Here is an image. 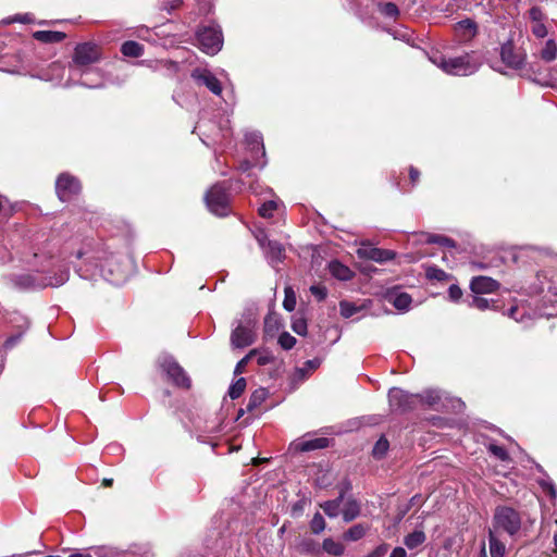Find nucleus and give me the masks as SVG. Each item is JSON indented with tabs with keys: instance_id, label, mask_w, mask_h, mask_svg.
Here are the masks:
<instances>
[{
	"instance_id": "8fccbe9b",
	"label": "nucleus",
	"mask_w": 557,
	"mask_h": 557,
	"mask_svg": "<svg viewBox=\"0 0 557 557\" xmlns=\"http://www.w3.org/2000/svg\"><path fill=\"white\" fill-rule=\"evenodd\" d=\"M247 140L251 145H256L258 147L260 146V149L262 150V154L263 156L265 154L264 147H263V144H262V137H261L260 134L251 133V134L247 135Z\"/></svg>"
},
{
	"instance_id": "774afa93",
	"label": "nucleus",
	"mask_w": 557,
	"mask_h": 557,
	"mask_svg": "<svg viewBox=\"0 0 557 557\" xmlns=\"http://www.w3.org/2000/svg\"><path fill=\"white\" fill-rule=\"evenodd\" d=\"M270 321H271V318H267V319H265V327H268V326H269Z\"/></svg>"
},
{
	"instance_id": "9d476101",
	"label": "nucleus",
	"mask_w": 557,
	"mask_h": 557,
	"mask_svg": "<svg viewBox=\"0 0 557 557\" xmlns=\"http://www.w3.org/2000/svg\"><path fill=\"white\" fill-rule=\"evenodd\" d=\"M256 337L253 325L250 322L239 323L231 333V346L234 349L248 347L256 342Z\"/></svg>"
},
{
	"instance_id": "7ed1b4c3",
	"label": "nucleus",
	"mask_w": 557,
	"mask_h": 557,
	"mask_svg": "<svg viewBox=\"0 0 557 557\" xmlns=\"http://www.w3.org/2000/svg\"><path fill=\"white\" fill-rule=\"evenodd\" d=\"M161 371L166 375L175 386L188 389L191 381L185 370L170 355H161L157 361Z\"/></svg>"
},
{
	"instance_id": "c85d7f7f",
	"label": "nucleus",
	"mask_w": 557,
	"mask_h": 557,
	"mask_svg": "<svg viewBox=\"0 0 557 557\" xmlns=\"http://www.w3.org/2000/svg\"><path fill=\"white\" fill-rule=\"evenodd\" d=\"M425 242L428 244H437V245L448 247V248L456 247V243L454 239L443 236V235H437V234H426Z\"/></svg>"
},
{
	"instance_id": "0e129e2a",
	"label": "nucleus",
	"mask_w": 557,
	"mask_h": 557,
	"mask_svg": "<svg viewBox=\"0 0 557 557\" xmlns=\"http://www.w3.org/2000/svg\"><path fill=\"white\" fill-rule=\"evenodd\" d=\"M102 484L109 487L113 484V479H103Z\"/></svg>"
},
{
	"instance_id": "72a5a7b5",
	"label": "nucleus",
	"mask_w": 557,
	"mask_h": 557,
	"mask_svg": "<svg viewBox=\"0 0 557 557\" xmlns=\"http://www.w3.org/2000/svg\"><path fill=\"white\" fill-rule=\"evenodd\" d=\"M27 329H28V321L26 319H23V325L20 326V331L16 334L8 337V339L4 343V347L12 348L20 341V338L23 336V334L25 333V331Z\"/></svg>"
},
{
	"instance_id": "1a4fd4ad",
	"label": "nucleus",
	"mask_w": 557,
	"mask_h": 557,
	"mask_svg": "<svg viewBox=\"0 0 557 557\" xmlns=\"http://www.w3.org/2000/svg\"><path fill=\"white\" fill-rule=\"evenodd\" d=\"M525 53L522 49L515 47L511 40L505 42L500 47L502 62L513 70H520L525 63Z\"/></svg>"
},
{
	"instance_id": "39448f33",
	"label": "nucleus",
	"mask_w": 557,
	"mask_h": 557,
	"mask_svg": "<svg viewBox=\"0 0 557 557\" xmlns=\"http://www.w3.org/2000/svg\"><path fill=\"white\" fill-rule=\"evenodd\" d=\"M206 202L212 213L219 216L228 214L230 197L226 187L223 185L216 184L212 186L206 195Z\"/></svg>"
},
{
	"instance_id": "473e14b6",
	"label": "nucleus",
	"mask_w": 557,
	"mask_h": 557,
	"mask_svg": "<svg viewBox=\"0 0 557 557\" xmlns=\"http://www.w3.org/2000/svg\"><path fill=\"white\" fill-rule=\"evenodd\" d=\"M388 441L384 436L380 437L372 449L373 457L377 459L384 457L388 450Z\"/></svg>"
},
{
	"instance_id": "5fc2aeb1",
	"label": "nucleus",
	"mask_w": 557,
	"mask_h": 557,
	"mask_svg": "<svg viewBox=\"0 0 557 557\" xmlns=\"http://www.w3.org/2000/svg\"><path fill=\"white\" fill-rule=\"evenodd\" d=\"M386 550H387V546H380L368 557H381L386 553Z\"/></svg>"
},
{
	"instance_id": "6e6552de",
	"label": "nucleus",
	"mask_w": 557,
	"mask_h": 557,
	"mask_svg": "<svg viewBox=\"0 0 557 557\" xmlns=\"http://www.w3.org/2000/svg\"><path fill=\"white\" fill-rule=\"evenodd\" d=\"M101 59V49L94 42H83L75 47L73 61L79 66L89 65Z\"/></svg>"
},
{
	"instance_id": "9b49d317",
	"label": "nucleus",
	"mask_w": 557,
	"mask_h": 557,
	"mask_svg": "<svg viewBox=\"0 0 557 557\" xmlns=\"http://www.w3.org/2000/svg\"><path fill=\"white\" fill-rule=\"evenodd\" d=\"M191 77L199 84L205 85L212 94L220 96L222 86L220 81L208 70L195 69Z\"/></svg>"
},
{
	"instance_id": "4d7b16f0",
	"label": "nucleus",
	"mask_w": 557,
	"mask_h": 557,
	"mask_svg": "<svg viewBox=\"0 0 557 557\" xmlns=\"http://www.w3.org/2000/svg\"><path fill=\"white\" fill-rule=\"evenodd\" d=\"M306 366L309 369L314 370V369H317L320 366V361L318 359L308 360L306 362Z\"/></svg>"
},
{
	"instance_id": "37998d69",
	"label": "nucleus",
	"mask_w": 557,
	"mask_h": 557,
	"mask_svg": "<svg viewBox=\"0 0 557 557\" xmlns=\"http://www.w3.org/2000/svg\"><path fill=\"white\" fill-rule=\"evenodd\" d=\"M488 450H490V453H492L495 457H497L502 461H506L509 459V455H508L507 450L502 446L491 444V445H488Z\"/></svg>"
},
{
	"instance_id": "052dcab7",
	"label": "nucleus",
	"mask_w": 557,
	"mask_h": 557,
	"mask_svg": "<svg viewBox=\"0 0 557 557\" xmlns=\"http://www.w3.org/2000/svg\"><path fill=\"white\" fill-rule=\"evenodd\" d=\"M518 311V308L517 307H511L509 309V312H508V315L515 320H518V318L516 317V313Z\"/></svg>"
},
{
	"instance_id": "2f4dec72",
	"label": "nucleus",
	"mask_w": 557,
	"mask_h": 557,
	"mask_svg": "<svg viewBox=\"0 0 557 557\" xmlns=\"http://www.w3.org/2000/svg\"><path fill=\"white\" fill-rule=\"evenodd\" d=\"M246 388V380L244 377H239L228 388V395L232 399L238 398Z\"/></svg>"
},
{
	"instance_id": "bb28decb",
	"label": "nucleus",
	"mask_w": 557,
	"mask_h": 557,
	"mask_svg": "<svg viewBox=\"0 0 557 557\" xmlns=\"http://www.w3.org/2000/svg\"><path fill=\"white\" fill-rule=\"evenodd\" d=\"M557 58V45L553 39L545 42L544 48L541 51V59L545 62H552Z\"/></svg>"
},
{
	"instance_id": "bf43d9fd",
	"label": "nucleus",
	"mask_w": 557,
	"mask_h": 557,
	"mask_svg": "<svg viewBox=\"0 0 557 557\" xmlns=\"http://www.w3.org/2000/svg\"><path fill=\"white\" fill-rule=\"evenodd\" d=\"M67 280V274L63 273L55 284L49 283L50 285H61Z\"/></svg>"
},
{
	"instance_id": "e433bc0d",
	"label": "nucleus",
	"mask_w": 557,
	"mask_h": 557,
	"mask_svg": "<svg viewBox=\"0 0 557 557\" xmlns=\"http://www.w3.org/2000/svg\"><path fill=\"white\" fill-rule=\"evenodd\" d=\"M278 344L280 346L285 349V350H289L292 349L295 344H296V338L294 336H292L289 333L287 332H283L280 336H278Z\"/></svg>"
},
{
	"instance_id": "f8f14e48",
	"label": "nucleus",
	"mask_w": 557,
	"mask_h": 557,
	"mask_svg": "<svg viewBox=\"0 0 557 557\" xmlns=\"http://www.w3.org/2000/svg\"><path fill=\"white\" fill-rule=\"evenodd\" d=\"M357 253L360 258L369 259L379 263H384L386 261L393 260L396 256V253L393 250L381 249L371 246L359 248L357 250Z\"/></svg>"
},
{
	"instance_id": "603ef678",
	"label": "nucleus",
	"mask_w": 557,
	"mask_h": 557,
	"mask_svg": "<svg viewBox=\"0 0 557 557\" xmlns=\"http://www.w3.org/2000/svg\"><path fill=\"white\" fill-rule=\"evenodd\" d=\"M448 295H449V298L454 301H457L461 298L462 296V290L460 289L459 286L457 285H451L449 288H448Z\"/></svg>"
},
{
	"instance_id": "f03ea898",
	"label": "nucleus",
	"mask_w": 557,
	"mask_h": 557,
	"mask_svg": "<svg viewBox=\"0 0 557 557\" xmlns=\"http://www.w3.org/2000/svg\"><path fill=\"white\" fill-rule=\"evenodd\" d=\"M432 62L450 75H471L479 67V64L474 62L469 54L450 59L434 57L432 58Z\"/></svg>"
},
{
	"instance_id": "f3484780",
	"label": "nucleus",
	"mask_w": 557,
	"mask_h": 557,
	"mask_svg": "<svg viewBox=\"0 0 557 557\" xmlns=\"http://www.w3.org/2000/svg\"><path fill=\"white\" fill-rule=\"evenodd\" d=\"M65 34L54 30H37L34 33V38L41 42H60L65 38Z\"/></svg>"
},
{
	"instance_id": "423d86ee",
	"label": "nucleus",
	"mask_w": 557,
	"mask_h": 557,
	"mask_svg": "<svg viewBox=\"0 0 557 557\" xmlns=\"http://www.w3.org/2000/svg\"><path fill=\"white\" fill-rule=\"evenodd\" d=\"M389 408L394 412H407L414 409L419 403L418 394H409L400 388H392L388 393Z\"/></svg>"
},
{
	"instance_id": "e2e57ef3",
	"label": "nucleus",
	"mask_w": 557,
	"mask_h": 557,
	"mask_svg": "<svg viewBox=\"0 0 557 557\" xmlns=\"http://www.w3.org/2000/svg\"><path fill=\"white\" fill-rule=\"evenodd\" d=\"M69 557H91V555L87 554V553H74V554L70 555Z\"/></svg>"
},
{
	"instance_id": "338daca9",
	"label": "nucleus",
	"mask_w": 557,
	"mask_h": 557,
	"mask_svg": "<svg viewBox=\"0 0 557 557\" xmlns=\"http://www.w3.org/2000/svg\"><path fill=\"white\" fill-rule=\"evenodd\" d=\"M555 549L557 552V533L554 535Z\"/></svg>"
},
{
	"instance_id": "5701e85b",
	"label": "nucleus",
	"mask_w": 557,
	"mask_h": 557,
	"mask_svg": "<svg viewBox=\"0 0 557 557\" xmlns=\"http://www.w3.org/2000/svg\"><path fill=\"white\" fill-rule=\"evenodd\" d=\"M419 395V403L418 405H426L431 408H436L438 403L441 401V395L436 391H425L422 394Z\"/></svg>"
},
{
	"instance_id": "c756f323",
	"label": "nucleus",
	"mask_w": 557,
	"mask_h": 557,
	"mask_svg": "<svg viewBox=\"0 0 557 557\" xmlns=\"http://www.w3.org/2000/svg\"><path fill=\"white\" fill-rule=\"evenodd\" d=\"M265 397H267L265 389L260 388V389L255 391L250 395V398H249V401L247 405V410L252 411L255 408L260 406L265 400Z\"/></svg>"
},
{
	"instance_id": "79ce46f5",
	"label": "nucleus",
	"mask_w": 557,
	"mask_h": 557,
	"mask_svg": "<svg viewBox=\"0 0 557 557\" xmlns=\"http://www.w3.org/2000/svg\"><path fill=\"white\" fill-rule=\"evenodd\" d=\"M292 329L295 333L298 335H306L307 334V322L304 318H296L293 320Z\"/></svg>"
},
{
	"instance_id": "b1692460",
	"label": "nucleus",
	"mask_w": 557,
	"mask_h": 557,
	"mask_svg": "<svg viewBox=\"0 0 557 557\" xmlns=\"http://www.w3.org/2000/svg\"><path fill=\"white\" fill-rule=\"evenodd\" d=\"M121 52L125 57L137 58L143 54L144 47L140 44H138L137 41L128 40L122 45Z\"/></svg>"
},
{
	"instance_id": "393cba45",
	"label": "nucleus",
	"mask_w": 557,
	"mask_h": 557,
	"mask_svg": "<svg viewBox=\"0 0 557 557\" xmlns=\"http://www.w3.org/2000/svg\"><path fill=\"white\" fill-rule=\"evenodd\" d=\"M368 528L361 523L355 524L349 528L343 535L346 541H358L362 539L367 532Z\"/></svg>"
},
{
	"instance_id": "a878e982",
	"label": "nucleus",
	"mask_w": 557,
	"mask_h": 557,
	"mask_svg": "<svg viewBox=\"0 0 557 557\" xmlns=\"http://www.w3.org/2000/svg\"><path fill=\"white\" fill-rule=\"evenodd\" d=\"M343 518L346 522H349L358 517L360 513V506L356 500H349L346 503L343 511Z\"/></svg>"
},
{
	"instance_id": "de8ad7c7",
	"label": "nucleus",
	"mask_w": 557,
	"mask_h": 557,
	"mask_svg": "<svg viewBox=\"0 0 557 557\" xmlns=\"http://www.w3.org/2000/svg\"><path fill=\"white\" fill-rule=\"evenodd\" d=\"M470 306L480 310H486L490 307V301L484 297L474 296L472 298Z\"/></svg>"
},
{
	"instance_id": "3c124183",
	"label": "nucleus",
	"mask_w": 557,
	"mask_h": 557,
	"mask_svg": "<svg viewBox=\"0 0 557 557\" xmlns=\"http://www.w3.org/2000/svg\"><path fill=\"white\" fill-rule=\"evenodd\" d=\"M310 292L319 300H323L326 297V295H327L326 288L324 286H320V285H312L310 287Z\"/></svg>"
},
{
	"instance_id": "69168bd1",
	"label": "nucleus",
	"mask_w": 557,
	"mask_h": 557,
	"mask_svg": "<svg viewBox=\"0 0 557 557\" xmlns=\"http://www.w3.org/2000/svg\"><path fill=\"white\" fill-rule=\"evenodd\" d=\"M481 557H487L486 556L485 546H483L482 549H481Z\"/></svg>"
},
{
	"instance_id": "a19ab883",
	"label": "nucleus",
	"mask_w": 557,
	"mask_h": 557,
	"mask_svg": "<svg viewBox=\"0 0 557 557\" xmlns=\"http://www.w3.org/2000/svg\"><path fill=\"white\" fill-rule=\"evenodd\" d=\"M341 314L344 318H350L357 312V307L348 301H341L339 304Z\"/></svg>"
},
{
	"instance_id": "f704fd0d",
	"label": "nucleus",
	"mask_w": 557,
	"mask_h": 557,
	"mask_svg": "<svg viewBox=\"0 0 557 557\" xmlns=\"http://www.w3.org/2000/svg\"><path fill=\"white\" fill-rule=\"evenodd\" d=\"M283 307L287 311H293L296 307V295L292 287H285Z\"/></svg>"
},
{
	"instance_id": "680f3d73",
	"label": "nucleus",
	"mask_w": 557,
	"mask_h": 557,
	"mask_svg": "<svg viewBox=\"0 0 557 557\" xmlns=\"http://www.w3.org/2000/svg\"><path fill=\"white\" fill-rule=\"evenodd\" d=\"M250 166H251L250 162H248V161H244V162L240 164V166H239V168H240V170H242V171H247V170H249V169H250Z\"/></svg>"
},
{
	"instance_id": "13d9d810",
	"label": "nucleus",
	"mask_w": 557,
	"mask_h": 557,
	"mask_svg": "<svg viewBox=\"0 0 557 557\" xmlns=\"http://www.w3.org/2000/svg\"><path fill=\"white\" fill-rule=\"evenodd\" d=\"M270 360L271 359L268 356H259L258 363L260 366H265V364H268L270 362Z\"/></svg>"
},
{
	"instance_id": "412c9836",
	"label": "nucleus",
	"mask_w": 557,
	"mask_h": 557,
	"mask_svg": "<svg viewBox=\"0 0 557 557\" xmlns=\"http://www.w3.org/2000/svg\"><path fill=\"white\" fill-rule=\"evenodd\" d=\"M344 550L345 546L341 542H336L331 537L325 539L321 546V553L325 552L332 556H342Z\"/></svg>"
},
{
	"instance_id": "ea45409f",
	"label": "nucleus",
	"mask_w": 557,
	"mask_h": 557,
	"mask_svg": "<svg viewBox=\"0 0 557 557\" xmlns=\"http://www.w3.org/2000/svg\"><path fill=\"white\" fill-rule=\"evenodd\" d=\"M529 17L531 23L545 22L547 20L546 14L539 7H532L529 10Z\"/></svg>"
},
{
	"instance_id": "2eb2a0df",
	"label": "nucleus",
	"mask_w": 557,
	"mask_h": 557,
	"mask_svg": "<svg viewBox=\"0 0 557 557\" xmlns=\"http://www.w3.org/2000/svg\"><path fill=\"white\" fill-rule=\"evenodd\" d=\"M295 549L302 555H321V545L311 536L299 537L295 543Z\"/></svg>"
},
{
	"instance_id": "7c9ffc66",
	"label": "nucleus",
	"mask_w": 557,
	"mask_h": 557,
	"mask_svg": "<svg viewBox=\"0 0 557 557\" xmlns=\"http://www.w3.org/2000/svg\"><path fill=\"white\" fill-rule=\"evenodd\" d=\"M411 296L407 293L397 294L393 299V305L398 310H408L411 305Z\"/></svg>"
},
{
	"instance_id": "c03bdc74",
	"label": "nucleus",
	"mask_w": 557,
	"mask_h": 557,
	"mask_svg": "<svg viewBox=\"0 0 557 557\" xmlns=\"http://www.w3.org/2000/svg\"><path fill=\"white\" fill-rule=\"evenodd\" d=\"M257 349L250 350L242 360H239L235 367L234 373L240 374L244 372L245 367L249 362V360L257 354Z\"/></svg>"
},
{
	"instance_id": "f257e3e1",
	"label": "nucleus",
	"mask_w": 557,
	"mask_h": 557,
	"mask_svg": "<svg viewBox=\"0 0 557 557\" xmlns=\"http://www.w3.org/2000/svg\"><path fill=\"white\" fill-rule=\"evenodd\" d=\"M522 525V518L519 511L508 506H498L493 516V528L490 531L495 533L505 532L510 536L519 533Z\"/></svg>"
},
{
	"instance_id": "0eeeda50",
	"label": "nucleus",
	"mask_w": 557,
	"mask_h": 557,
	"mask_svg": "<svg viewBox=\"0 0 557 557\" xmlns=\"http://www.w3.org/2000/svg\"><path fill=\"white\" fill-rule=\"evenodd\" d=\"M82 189L79 181L69 173H62L55 182V191L61 201H69L79 194Z\"/></svg>"
},
{
	"instance_id": "58836bf2",
	"label": "nucleus",
	"mask_w": 557,
	"mask_h": 557,
	"mask_svg": "<svg viewBox=\"0 0 557 557\" xmlns=\"http://www.w3.org/2000/svg\"><path fill=\"white\" fill-rule=\"evenodd\" d=\"M276 208H277V205L275 201H273V200L267 201L259 208V214L262 218H271L273 215V212L276 210Z\"/></svg>"
},
{
	"instance_id": "6e6d98bb",
	"label": "nucleus",
	"mask_w": 557,
	"mask_h": 557,
	"mask_svg": "<svg viewBox=\"0 0 557 557\" xmlns=\"http://www.w3.org/2000/svg\"><path fill=\"white\" fill-rule=\"evenodd\" d=\"M409 176L412 183H417L420 176V172L411 166L409 170Z\"/></svg>"
},
{
	"instance_id": "c9c22d12",
	"label": "nucleus",
	"mask_w": 557,
	"mask_h": 557,
	"mask_svg": "<svg viewBox=\"0 0 557 557\" xmlns=\"http://www.w3.org/2000/svg\"><path fill=\"white\" fill-rule=\"evenodd\" d=\"M310 528L314 534H320L325 529V521L321 513L317 512L313 516Z\"/></svg>"
},
{
	"instance_id": "aec40b11",
	"label": "nucleus",
	"mask_w": 557,
	"mask_h": 557,
	"mask_svg": "<svg viewBox=\"0 0 557 557\" xmlns=\"http://www.w3.org/2000/svg\"><path fill=\"white\" fill-rule=\"evenodd\" d=\"M425 540H426V535L423 531L414 530L413 532H411L405 536L404 544L409 549H414V548L419 547L420 545H422L425 542Z\"/></svg>"
},
{
	"instance_id": "cd10ccee",
	"label": "nucleus",
	"mask_w": 557,
	"mask_h": 557,
	"mask_svg": "<svg viewBox=\"0 0 557 557\" xmlns=\"http://www.w3.org/2000/svg\"><path fill=\"white\" fill-rule=\"evenodd\" d=\"M342 499H343V496L341 495L338 498H336L334 500H327L323 505H321L325 515H327L331 518L337 517L339 513Z\"/></svg>"
},
{
	"instance_id": "20e7f679",
	"label": "nucleus",
	"mask_w": 557,
	"mask_h": 557,
	"mask_svg": "<svg viewBox=\"0 0 557 557\" xmlns=\"http://www.w3.org/2000/svg\"><path fill=\"white\" fill-rule=\"evenodd\" d=\"M199 48L209 55L216 54L223 46L222 33L213 26H206L197 33Z\"/></svg>"
},
{
	"instance_id": "864d4df0",
	"label": "nucleus",
	"mask_w": 557,
	"mask_h": 557,
	"mask_svg": "<svg viewBox=\"0 0 557 557\" xmlns=\"http://www.w3.org/2000/svg\"><path fill=\"white\" fill-rule=\"evenodd\" d=\"M389 557H407V552L403 547H395Z\"/></svg>"
},
{
	"instance_id": "09e8293b",
	"label": "nucleus",
	"mask_w": 557,
	"mask_h": 557,
	"mask_svg": "<svg viewBox=\"0 0 557 557\" xmlns=\"http://www.w3.org/2000/svg\"><path fill=\"white\" fill-rule=\"evenodd\" d=\"M183 3V0H169V1H163L160 5V9L161 10H164L166 12H172L173 10H176L177 8L181 7V4Z\"/></svg>"
},
{
	"instance_id": "a18cd8bd",
	"label": "nucleus",
	"mask_w": 557,
	"mask_h": 557,
	"mask_svg": "<svg viewBox=\"0 0 557 557\" xmlns=\"http://www.w3.org/2000/svg\"><path fill=\"white\" fill-rule=\"evenodd\" d=\"M381 12L387 17H396L399 14L397 5L393 2L382 4Z\"/></svg>"
},
{
	"instance_id": "ddd939ff",
	"label": "nucleus",
	"mask_w": 557,
	"mask_h": 557,
	"mask_svg": "<svg viewBox=\"0 0 557 557\" xmlns=\"http://www.w3.org/2000/svg\"><path fill=\"white\" fill-rule=\"evenodd\" d=\"M498 287L499 283L488 276L473 277L470 283L471 290L476 295L493 293L497 290Z\"/></svg>"
},
{
	"instance_id": "4468645a",
	"label": "nucleus",
	"mask_w": 557,
	"mask_h": 557,
	"mask_svg": "<svg viewBox=\"0 0 557 557\" xmlns=\"http://www.w3.org/2000/svg\"><path fill=\"white\" fill-rule=\"evenodd\" d=\"M257 239L272 263L283 259L284 248L278 242L267 240L265 237H258Z\"/></svg>"
},
{
	"instance_id": "4be33fe9",
	"label": "nucleus",
	"mask_w": 557,
	"mask_h": 557,
	"mask_svg": "<svg viewBox=\"0 0 557 557\" xmlns=\"http://www.w3.org/2000/svg\"><path fill=\"white\" fill-rule=\"evenodd\" d=\"M329 446V438L318 437L313 440L304 441L298 444V448L301 451H310L314 449H321Z\"/></svg>"
},
{
	"instance_id": "4c0bfd02",
	"label": "nucleus",
	"mask_w": 557,
	"mask_h": 557,
	"mask_svg": "<svg viewBox=\"0 0 557 557\" xmlns=\"http://www.w3.org/2000/svg\"><path fill=\"white\" fill-rule=\"evenodd\" d=\"M426 277L430 280L445 281L448 277V274L436 267H429L426 269Z\"/></svg>"
},
{
	"instance_id": "6ab92c4d",
	"label": "nucleus",
	"mask_w": 557,
	"mask_h": 557,
	"mask_svg": "<svg viewBox=\"0 0 557 557\" xmlns=\"http://www.w3.org/2000/svg\"><path fill=\"white\" fill-rule=\"evenodd\" d=\"M488 544L491 557H504L505 544L497 539V533L494 531L488 532Z\"/></svg>"
},
{
	"instance_id": "dca6fc26",
	"label": "nucleus",
	"mask_w": 557,
	"mask_h": 557,
	"mask_svg": "<svg viewBox=\"0 0 557 557\" xmlns=\"http://www.w3.org/2000/svg\"><path fill=\"white\" fill-rule=\"evenodd\" d=\"M455 32L461 40H470L478 33L476 23L471 18L462 20L455 25Z\"/></svg>"
},
{
	"instance_id": "a211bd4d",
	"label": "nucleus",
	"mask_w": 557,
	"mask_h": 557,
	"mask_svg": "<svg viewBox=\"0 0 557 557\" xmlns=\"http://www.w3.org/2000/svg\"><path fill=\"white\" fill-rule=\"evenodd\" d=\"M330 272L332 275L341 281H348L352 277V271L338 261L330 263Z\"/></svg>"
},
{
	"instance_id": "49530a36",
	"label": "nucleus",
	"mask_w": 557,
	"mask_h": 557,
	"mask_svg": "<svg viewBox=\"0 0 557 557\" xmlns=\"http://www.w3.org/2000/svg\"><path fill=\"white\" fill-rule=\"evenodd\" d=\"M531 30L537 38H544L547 35L545 22L532 23Z\"/></svg>"
}]
</instances>
